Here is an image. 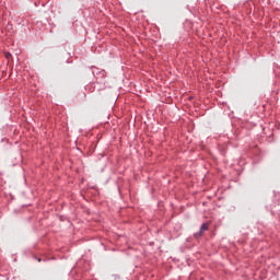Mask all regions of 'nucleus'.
I'll return each instance as SVG.
<instances>
[{
    "label": "nucleus",
    "mask_w": 280,
    "mask_h": 280,
    "mask_svg": "<svg viewBox=\"0 0 280 280\" xmlns=\"http://www.w3.org/2000/svg\"><path fill=\"white\" fill-rule=\"evenodd\" d=\"M205 231H209V223H203L198 233L195 234V237H202Z\"/></svg>",
    "instance_id": "obj_1"
},
{
    "label": "nucleus",
    "mask_w": 280,
    "mask_h": 280,
    "mask_svg": "<svg viewBox=\"0 0 280 280\" xmlns=\"http://www.w3.org/2000/svg\"><path fill=\"white\" fill-rule=\"evenodd\" d=\"M4 56H5V58H7L8 60H10V58H12V54H10V52H4Z\"/></svg>",
    "instance_id": "obj_2"
}]
</instances>
